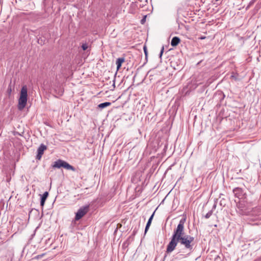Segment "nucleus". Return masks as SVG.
<instances>
[{
  "mask_svg": "<svg viewBox=\"0 0 261 261\" xmlns=\"http://www.w3.org/2000/svg\"><path fill=\"white\" fill-rule=\"evenodd\" d=\"M111 105V103L110 102H105L103 103H101L99 105H98V107L100 109H103L105 108L108 106H110Z\"/></svg>",
  "mask_w": 261,
  "mask_h": 261,
  "instance_id": "9",
  "label": "nucleus"
},
{
  "mask_svg": "<svg viewBox=\"0 0 261 261\" xmlns=\"http://www.w3.org/2000/svg\"><path fill=\"white\" fill-rule=\"evenodd\" d=\"M89 210L88 205L81 207L76 213L75 220H79L86 215Z\"/></svg>",
  "mask_w": 261,
  "mask_h": 261,
  "instance_id": "4",
  "label": "nucleus"
},
{
  "mask_svg": "<svg viewBox=\"0 0 261 261\" xmlns=\"http://www.w3.org/2000/svg\"><path fill=\"white\" fill-rule=\"evenodd\" d=\"M8 90H9V91H11V88H10V89H8Z\"/></svg>",
  "mask_w": 261,
  "mask_h": 261,
  "instance_id": "22",
  "label": "nucleus"
},
{
  "mask_svg": "<svg viewBox=\"0 0 261 261\" xmlns=\"http://www.w3.org/2000/svg\"><path fill=\"white\" fill-rule=\"evenodd\" d=\"M48 196V192H45L41 196V199L45 200H46L47 197Z\"/></svg>",
  "mask_w": 261,
  "mask_h": 261,
  "instance_id": "11",
  "label": "nucleus"
},
{
  "mask_svg": "<svg viewBox=\"0 0 261 261\" xmlns=\"http://www.w3.org/2000/svg\"><path fill=\"white\" fill-rule=\"evenodd\" d=\"M38 43L41 44H42V43H43L42 40H40V39H38Z\"/></svg>",
  "mask_w": 261,
  "mask_h": 261,
  "instance_id": "18",
  "label": "nucleus"
},
{
  "mask_svg": "<svg viewBox=\"0 0 261 261\" xmlns=\"http://www.w3.org/2000/svg\"><path fill=\"white\" fill-rule=\"evenodd\" d=\"M46 149V146L43 144H41L37 149V154L36 155V159L37 160H40L42 157V154H43L44 150H45Z\"/></svg>",
  "mask_w": 261,
  "mask_h": 261,
  "instance_id": "5",
  "label": "nucleus"
},
{
  "mask_svg": "<svg viewBox=\"0 0 261 261\" xmlns=\"http://www.w3.org/2000/svg\"><path fill=\"white\" fill-rule=\"evenodd\" d=\"M52 167L53 168H60L61 167H63L67 170L75 171V168L72 166L70 165L66 162L60 159L55 162L54 164L52 165Z\"/></svg>",
  "mask_w": 261,
  "mask_h": 261,
  "instance_id": "3",
  "label": "nucleus"
},
{
  "mask_svg": "<svg viewBox=\"0 0 261 261\" xmlns=\"http://www.w3.org/2000/svg\"><path fill=\"white\" fill-rule=\"evenodd\" d=\"M113 88H114V89L115 88V80H113Z\"/></svg>",
  "mask_w": 261,
  "mask_h": 261,
  "instance_id": "19",
  "label": "nucleus"
},
{
  "mask_svg": "<svg viewBox=\"0 0 261 261\" xmlns=\"http://www.w3.org/2000/svg\"><path fill=\"white\" fill-rule=\"evenodd\" d=\"M146 16H144L143 17V18L141 20V23L142 24H144L146 21Z\"/></svg>",
  "mask_w": 261,
  "mask_h": 261,
  "instance_id": "14",
  "label": "nucleus"
},
{
  "mask_svg": "<svg viewBox=\"0 0 261 261\" xmlns=\"http://www.w3.org/2000/svg\"><path fill=\"white\" fill-rule=\"evenodd\" d=\"M28 100V89L26 86H23L21 89L20 97L18 99V109L23 110L26 106Z\"/></svg>",
  "mask_w": 261,
  "mask_h": 261,
  "instance_id": "2",
  "label": "nucleus"
},
{
  "mask_svg": "<svg viewBox=\"0 0 261 261\" xmlns=\"http://www.w3.org/2000/svg\"><path fill=\"white\" fill-rule=\"evenodd\" d=\"M216 207V204H214L213 206V208L212 210L210 211L204 216L206 219H208L212 215L213 213V210H215Z\"/></svg>",
  "mask_w": 261,
  "mask_h": 261,
  "instance_id": "10",
  "label": "nucleus"
},
{
  "mask_svg": "<svg viewBox=\"0 0 261 261\" xmlns=\"http://www.w3.org/2000/svg\"><path fill=\"white\" fill-rule=\"evenodd\" d=\"M45 200H43L41 199L40 200V205L43 207L44 205Z\"/></svg>",
  "mask_w": 261,
  "mask_h": 261,
  "instance_id": "15",
  "label": "nucleus"
},
{
  "mask_svg": "<svg viewBox=\"0 0 261 261\" xmlns=\"http://www.w3.org/2000/svg\"><path fill=\"white\" fill-rule=\"evenodd\" d=\"M180 39L178 37H174L171 41V45L172 46H176L180 42Z\"/></svg>",
  "mask_w": 261,
  "mask_h": 261,
  "instance_id": "8",
  "label": "nucleus"
},
{
  "mask_svg": "<svg viewBox=\"0 0 261 261\" xmlns=\"http://www.w3.org/2000/svg\"><path fill=\"white\" fill-rule=\"evenodd\" d=\"M143 50H144V54L145 55V58H146V59H147V47H146V46H144Z\"/></svg>",
  "mask_w": 261,
  "mask_h": 261,
  "instance_id": "13",
  "label": "nucleus"
},
{
  "mask_svg": "<svg viewBox=\"0 0 261 261\" xmlns=\"http://www.w3.org/2000/svg\"><path fill=\"white\" fill-rule=\"evenodd\" d=\"M44 255V254L43 253L42 254H40V255H37L36 256V258H40L42 257Z\"/></svg>",
  "mask_w": 261,
  "mask_h": 261,
  "instance_id": "17",
  "label": "nucleus"
},
{
  "mask_svg": "<svg viewBox=\"0 0 261 261\" xmlns=\"http://www.w3.org/2000/svg\"><path fill=\"white\" fill-rule=\"evenodd\" d=\"M205 37H204V36L201 37L200 38V39H205Z\"/></svg>",
  "mask_w": 261,
  "mask_h": 261,
  "instance_id": "20",
  "label": "nucleus"
},
{
  "mask_svg": "<svg viewBox=\"0 0 261 261\" xmlns=\"http://www.w3.org/2000/svg\"><path fill=\"white\" fill-rule=\"evenodd\" d=\"M2 2L1 0H0V5L2 4Z\"/></svg>",
  "mask_w": 261,
  "mask_h": 261,
  "instance_id": "25",
  "label": "nucleus"
},
{
  "mask_svg": "<svg viewBox=\"0 0 261 261\" xmlns=\"http://www.w3.org/2000/svg\"><path fill=\"white\" fill-rule=\"evenodd\" d=\"M186 220L182 219L180 220L177 227L174 229L171 240L167 246L166 252L171 253L174 251L178 243L184 246V252H188V255L193 250L194 238L185 233L184 224Z\"/></svg>",
  "mask_w": 261,
  "mask_h": 261,
  "instance_id": "1",
  "label": "nucleus"
},
{
  "mask_svg": "<svg viewBox=\"0 0 261 261\" xmlns=\"http://www.w3.org/2000/svg\"><path fill=\"white\" fill-rule=\"evenodd\" d=\"M154 213H155V211L153 213V214L150 217V218H149V219L148 220V222H147V224H146V227L145 228V232H144L145 234L147 232V231H148V230L151 225L152 220L154 215Z\"/></svg>",
  "mask_w": 261,
  "mask_h": 261,
  "instance_id": "6",
  "label": "nucleus"
},
{
  "mask_svg": "<svg viewBox=\"0 0 261 261\" xmlns=\"http://www.w3.org/2000/svg\"><path fill=\"white\" fill-rule=\"evenodd\" d=\"M164 47H162V49H161V52H160V57L161 58L162 55H163V53L164 52Z\"/></svg>",
  "mask_w": 261,
  "mask_h": 261,
  "instance_id": "16",
  "label": "nucleus"
},
{
  "mask_svg": "<svg viewBox=\"0 0 261 261\" xmlns=\"http://www.w3.org/2000/svg\"><path fill=\"white\" fill-rule=\"evenodd\" d=\"M88 47L87 43H84L82 45V48L84 50H86Z\"/></svg>",
  "mask_w": 261,
  "mask_h": 261,
  "instance_id": "12",
  "label": "nucleus"
},
{
  "mask_svg": "<svg viewBox=\"0 0 261 261\" xmlns=\"http://www.w3.org/2000/svg\"><path fill=\"white\" fill-rule=\"evenodd\" d=\"M124 58H119L117 59L116 64L117 65V69L118 70L121 67L122 64L124 62Z\"/></svg>",
  "mask_w": 261,
  "mask_h": 261,
  "instance_id": "7",
  "label": "nucleus"
},
{
  "mask_svg": "<svg viewBox=\"0 0 261 261\" xmlns=\"http://www.w3.org/2000/svg\"><path fill=\"white\" fill-rule=\"evenodd\" d=\"M239 189H240L239 188H236L235 190H234V191L238 190H239Z\"/></svg>",
  "mask_w": 261,
  "mask_h": 261,
  "instance_id": "24",
  "label": "nucleus"
},
{
  "mask_svg": "<svg viewBox=\"0 0 261 261\" xmlns=\"http://www.w3.org/2000/svg\"><path fill=\"white\" fill-rule=\"evenodd\" d=\"M8 90H9V91H11V88H10V89H8Z\"/></svg>",
  "mask_w": 261,
  "mask_h": 261,
  "instance_id": "23",
  "label": "nucleus"
},
{
  "mask_svg": "<svg viewBox=\"0 0 261 261\" xmlns=\"http://www.w3.org/2000/svg\"><path fill=\"white\" fill-rule=\"evenodd\" d=\"M8 90H9V91H11V88H10V89H8Z\"/></svg>",
  "mask_w": 261,
  "mask_h": 261,
  "instance_id": "21",
  "label": "nucleus"
}]
</instances>
